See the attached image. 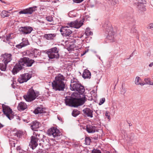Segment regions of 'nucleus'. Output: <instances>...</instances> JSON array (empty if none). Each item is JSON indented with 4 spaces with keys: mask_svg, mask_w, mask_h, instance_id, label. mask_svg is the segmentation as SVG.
<instances>
[{
    "mask_svg": "<svg viewBox=\"0 0 153 153\" xmlns=\"http://www.w3.org/2000/svg\"><path fill=\"white\" fill-rule=\"evenodd\" d=\"M106 31L108 33L107 38L108 40L110 42H115L116 40L114 37L115 33L113 31V28L111 26H107L106 28Z\"/></svg>",
    "mask_w": 153,
    "mask_h": 153,
    "instance_id": "nucleus-9",
    "label": "nucleus"
},
{
    "mask_svg": "<svg viewBox=\"0 0 153 153\" xmlns=\"http://www.w3.org/2000/svg\"><path fill=\"white\" fill-rule=\"evenodd\" d=\"M85 102L83 99H78L70 97H66L65 100L66 105L70 106L77 107L82 105Z\"/></svg>",
    "mask_w": 153,
    "mask_h": 153,
    "instance_id": "nucleus-2",
    "label": "nucleus"
},
{
    "mask_svg": "<svg viewBox=\"0 0 153 153\" xmlns=\"http://www.w3.org/2000/svg\"><path fill=\"white\" fill-rule=\"evenodd\" d=\"M2 61L4 63L7 64L12 59V55L10 53H5L1 55Z\"/></svg>",
    "mask_w": 153,
    "mask_h": 153,
    "instance_id": "nucleus-13",
    "label": "nucleus"
},
{
    "mask_svg": "<svg viewBox=\"0 0 153 153\" xmlns=\"http://www.w3.org/2000/svg\"><path fill=\"white\" fill-rule=\"evenodd\" d=\"M14 81H13V82L11 84V86H12V87L14 88H15V87L14 85Z\"/></svg>",
    "mask_w": 153,
    "mask_h": 153,
    "instance_id": "nucleus-49",
    "label": "nucleus"
},
{
    "mask_svg": "<svg viewBox=\"0 0 153 153\" xmlns=\"http://www.w3.org/2000/svg\"><path fill=\"white\" fill-rule=\"evenodd\" d=\"M113 4H114H114H114V3Z\"/></svg>",
    "mask_w": 153,
    "mask_h": 153,
    "instance_id": "nucleus-57",
    "label": "nucleus"
},
{
    "mask_svg": "<svg viewBox=\"0 0 153 153\" xmlns=\"http://www.w3.org/2000/svg\"><path fill=\"white\" fill-rule=\"evenodd\" d=\"M38 51V50L37 49H35V50H34L33 51V53H33V55H32V56H33V54L34 55V56H35V55H37L38 54V53H37V52Z\"/></svg>",
    "mask_w": 153,
    "mask_h": 153,
    "instance_id": "nucleus-43",
    "label": "nucleus"
},
{
    "mask_svg": "<svg viewBox=\"0 0 153 153\" xmlns=\"http://www.w3.org/2000/svg\"><path fill=\"white\" fill-rule=\"evenodd\" d=\"M122 89L121 90V94H124L126 93V90L125 88H124L123 85L122 86Z\"/></svg>",
    "mask_w": 153,
    "mask_h": 153,
    "instance_id": "nucleus-41",
    "label": "nucleus"
},
{
    "mask_svg": "<svg viewBox=\"0 0 153 153\" xmlns=\"http://www.w3.org/2000/svg\"><path fill=\"white\" fill-rule=\"evenodd\" d=\"M92 153H102V152L100 150L94 149L92 151Z\"/></svg>",
    "mask_w": 153,
    "mask_h": 153,
    "instance_id": "nucleus-35",
    "label": "nucleus"
},
{
    "mask_svg": "<svg viewBox=\"0 0 153 153\" xmlns=\"http://www.w3.org/2000/svg\"><path fill=\"white\" fill-rule=\"evenodd\" d=\"M135 5L137 6V7L140 10L142 11L144 10L145 6L144 4H136Z\"/></svg>",
    "mask_w": 153,
    "mask_h": 153,
    "instance_id": "nucleus-28",
    "label": "nucleus"
},
{
    "mask_svg": "<svg viewBox=\"0 0 153 153\" xmlns=\"http://www.w3.org/2000/svg\"><path fill=\"white\" fill-rule=\"evenodd\" d=\"M49 58L50 59H57L59 57V49L56 47L53 48L48 50L47 52Z\"/></svg>",
    "mask_w": 153,
    "mask_h": 153,
    "instance_id": "nucleus-8",
    "label": "nucleus"
},
{
    "mask_svg": "<svg viewBox=\"0 0 153 153\" xmlns=\"http://www.w3.org/2000/svg\"><path fill=\"white\" fill-rule=\"evenodd\" d=\"M145 80L146 82V80L148 81V82H146L147 84H149L150 85H153V83L150 82L149 79H145Z\"/></svg>",
    "mask_w": 153,
    "mask_h": 153,
    "instance_id": "nucleus-40",
    "label": "nucleus"
},
{
    "mask_svg": "<svg viewBox=\"0 0 153 153\" xmlns=\"http://www.w3.org/2000/svg\"><path fill=\"white\" fill-rule=\"evenodd\" d=\"M1 2H3V3H4V1H2H2H1Z\"/></svg>",
    "mask_w": 153,
    "mask_h": 153,
    "instance_id": "nucleus-54",
    "label": "nucleus"
},
{
    "mask_svg": "<svg viewBox=\"0 0 153 153\" xmlns=\"http://www.w3.org/2000/svg\"><path fill=\"white\" fill-rule=\"evenodd\" d=\"M70 87L72 91H77L80 94H82L85 91L84 86L75 78L71 80Z\"/></svg>",
    "mask_w": 153,
    "mask_h": 153,
    "instance_id": "nucleus-3",
    "label": "nucleus"
},
{
    "mask_svg": "<svg viewBox=\"0 0 153 153\" xmlns=\"http://www.w3.org/2000/svg\"><path fill=\"white\" fill-rule=\"evenodd\" d=\"M45 111L43 108L41 107H37L34 110L33 112L35 114H38L45 113Z\"/></svg>",
    "mask_w": 153,
    "mask_h": 153,
    "instance_id": "nucleus-24",
    "label": "nucleus"
},
{
    "mask_svg": "<svg viewBox=\"0 0 153 153\" xmlns=\"http://www.w3.org/2000/svg\"><path fill=\"white\" fill-rule=\"evenodd\" d=\"M83 21L81 20L78 21L76 20L68 24V25H69L70 27L79 28L83 25Z\"/></svg>",
    "mask_w": 153,
    "mask_h": 153,
    "instance_id": "nucleus-14",
    "label": "nucleus"
},
{
    "mask_svg": "<svg viewBox=\"0 0 153 153\" xmlns=\"http://www.w3.org/2000/svg\"><path fill=\"white\" fill-rule=\"evenodd\" d=\"M85 144L86 145H89L91 142V139L89 137H86L85 138Z\"/></svg>",
    "mask_w": 153,
    "mask_h": 153,
    "instance_id": "nucleus-30",
    "label": "nucleus"
},
{
    "mask_svg": "<svg viewBox=\"0 0 153 153\" xmlns=\"http://www.w3.org/2000/svg\"><path fill=\"white\" fill-rule=\"evenodd\" d=\"M109 114V112L108 111H106L105 112V115L106 117L108 118V119H109L110 115L108 114Z\"/></svg>",
    "mask_w": 153,
    "mask_h": 153,
    "instance_id": "nucleus-46",
    "label": "nucleus"
},
{
    "mask_svg": "<svg viewBox=\"0 0 153 153\" xmlns=\"http://www.w3.org/2000/svg\"><path fill=\"white\" fill-rule=\"evenodd\" d=\"M153 66V62H151L149 65V66L150 67H151Z\"/></svg>",
    "mask_w": 153,
    "mask_h": 153,
    "instance_id": "nucleus-51",
    "label": "nucleus"
},
{
    "mask_svg": "<svg viewBox=\"0 0 153 153\" xmlns=\"http://www.w3.org/2000/svg\"><path fill=\"white\" fill-rule=\"evenodd\" d=\"M98 134H97L95 136H93V137H91V138L94 140H97L98 138Z\"/></svg>",
    "mask_w": 153,
    "mask_h": 153,
    "instance_id": "nucleus-45",
    "label": "nucleus"
},
{
    "mask_svg": "<svg viewBox=\"0 0 153 153\" xmlns=\"http://www.w3.org/2000/svg\"><path fill=\"white\" fill-rule=\"evenodd\" d=\"M56 35V33L45 34L44 37L47 40H53Z\"/></svg>",
    "mask_w": 153,
    "mask_h": 153,
    "instance_id": "nucleus-23",
    "label": "nucleus"
},
{
    "mask_svg": "<svg viewBox=\"0 0 153 153\" xmlns=\"http://www.w3.org/2000/svg\"><path fill=\"white\" fill-rule=\"evenodd\" d=\"M105 99L104 98H102L100 99L99 103V104L100 105H101L102 104L105 102Z\"/></svg>",
    "mask_w": 153,
    "mask_h": 153,
    "instance_id": "nucleus-37",
    "label": "nucleus"
},
{
    "mask_svg": "<svg viewBox=\"0 0 153 153\" xmlns=\"http://www.w3.org/2000/svg\"><path fill=\"white\" fill-rule=\"evenodd\" d=\"M9 13L8 11L3 10L1 13V16L2 18H5L6 17H8L9 14L8 13Z\"/></svg>",
    "mask_w": 153,
    "mask_h": 153,
    "instance_id": "nucleus-27",
    "label": "nucleus"
},
{
    "mask_svg": "<svg viewBox=\"0 0 153 153\" xmlns=\"http://www.w3.org/2000/svg\"><path fill=\"white\" fill-rule=\"evenodd\" d=\"M137 31L134 28H131L130 30V33H136Z\"/></svg>",
    "mask_w": 153,
    "mask_h": 153,
    "instance_id": "nucleus-42",
    "label": "nucleus"
},
{
    "mask_svg": "<svg viewBox=\"0 0 153 153\" xmlns=\"http://www.w3.org/2000/svg\"><path fill=\"white\" fill-rule=\"evenodd\" d=\"M0 63V69L2 71H5L6 69L7 64Z\"/></svg>",
    "mask_w": 153,
    "mask_h": 153,
    "instance_id": "nucleus-29",
    "label": "nucleus"
},
{
    "mask_svg": "<svg viewBox=\"0 0 153 153\" xmlns=\"http://www.w3.org/2000/svg\"><path fill=\"white\" fill-rule=\"evenodd\" d=\"M33 30V28L30 27H22L20 28L21 34H26L30 33Z\"/></svg>",
    "mask_w": 153,
    "mask_h": 153,
    "instance_id": "nucleus-15",
    "label": "nucleus"
},
{
    "mask_svg": "<svg viewBox=\"0 0 153 153\" xmlns=\"http://www.w3.org/2000/svg\"><path fill=\"white\" fill-rule=\"evenodd\" d=\"M91 76V73L88 70L85 69L84 70L82 75L84 79L90 78Z\"/></svg>",
    "mask_w": 153,
    "mask_h": 153,
    "instance_id": "nucleus-22",
    "label": "nucleus"
},
{
    "mask_svg": "<svg viewBox=\"0 0 153 153\" xmlns=\"http://www.w3.org/2000/svg\"><path fill=\"white\" fill-rule=\"evenodd\" d=\"M2 111L4 114L9 120H11V118L10 116V115L12 114V109L9 106L4 104H2Z\"/></svg>",
    "mask_w": 153,
    "mask_h": 153,
    "instance_id": "nucleus-11",
    "label": "nucleus"
},
{
    "mask_svg": "<svg viewBox=\"0 0 153 153\" xmlns=\"http://www.w3.org/2000/svg\"><path fill=\"white\" fill-rule=\"evenodd\" d=\"M47 20L49 22H51L53 21V18L51 16H49L46 17Z\"/></svg>",
    "mask_w": 153,
    "mask_h": 153,
    "instance_id": "nucleus-39",
    "label": "nucleus"
},
{
    "mask_svg": "<svg viewBox=\"0 0 153 153\" xmlns=\"http://www.w3.org/2000/svg\"><path fill=\"white\" fill-rule=\"evenodd\" d=\"M72 114L73 116L76 117L79 114V112L77 110H74Z\"/></svg>",
    "mask_w": 153,
    "mask_h": 153,
    "instance_id": "nucleus-32",
    "label": "nucleus"
},
{
    "mask_svg": "<svg viewBox=\"0 0 153 153\" xmlns=\"http://www.w3.org/2000/svg\"><path fill=\"white\" fill-rule=\"evenodd\" d=\"M40 123L37 121L33 122L30 127L32 130L36 131V129L38 128L40 126Z\"/></svg>",
    "mask_w": 153,
    "mask_h": 153,
    "instance_id": "nucleus-21",
    "label": "nucleus"
},
{
    "mask_svg": "<svg viewBox=\"0 0 153 153\" xmlns=\"http://www.w3.org/2000/svg\"><path fill=\"white\" fill-rule=\"evenodd\" d=\"M89 30L88 29H87L85 32V34L86 35L88 36L89 35H91L93 34V33L92 32Z\"/></svg>",
    "mask_w": 153,
    "mask_h": 153,
    "instance_id": "nucleus-34",
    "label": "nucleus"
},
{
    "mask_svg": "<svg viewBox=\"0 0 153 153\" xmlns=\"http://www.w3.org/2000/svg\"><path fill=\"white\" fill-rule=\"evenodd\" d=\"M39 95V93L35 92L31 88L27 91L26 95H24L23 97L28 102H30L34 100Z\"/></svg>",
    "mask_w": 153,
    "mask_h": 153,
    "instance_id": "nucleus-4",
    "label": "nucleus"
},
{
    "mask_svg": "<svg viewBox=\"0 0 153 153\" xmlns=\"http://www.w3.org/2000/svg\"><path fill=\"white\" fill-rule=\"evenodd\" d=\"M40 134L37 131L34 132L31 137L30 144V148L33 149H35L38 145V141L40 139Z\"/></svg>",
    "mask_w": 153,
    "mask_h": 153,
    "instance_id": "nucleus-5",
    "label": "nucleus"
},
{
    "mask_svg": "<svg viewBox=\"0 0 153 153\" xmlns=\"http://www.w3.org/2000/svg\"><path fill=\"white\" fill-rule=\"evenodd\" d=\"M23 54L29 56H32L33 53L30 52L29 51H27L26 52H23Z\"/></svg>",
    "mask_w": 153,
    "mask_h": 153,
    "instance_id": "nucleus-31",
    "label": "nucleus"
},
{
    "mask_svg": "<svg viewBox=\"0 0 153 153\" xmlns=\"http://www.w3.org/2000/svg\"><path fill=\"white\" fill-rule=\"evenodd\" d=\"M52 86L53 89L56 91H63L65 88V84L64 82H53Z\"/></svg>",
    "mask_w": 153,
    "mask_h": 153,
    "instance_id": "nucleus-10",
    "label": "nucleus"
},
{
    "mask_svg": "<svg viewBox=\"0 0 153 153\" xmlns=\"http://www.w3.org/2000/svg\"><path fill=\"white\" fill-rule=\"evenodd\" d=\"M97 127L91 125H87L86 127L87 131L89 133H94L97 131Z\"/></svg>",
    "mask_w": 153,
    "mask_h": 153,
    "instance_id": "nucleus-18",
    "label": "nucleus"
},
{
    "mask_svg": "<svg viewBox=\"0 0 153 153\" xmlns=\"http://www.w3.org/2000/svg\"><path fill=\"white\" fill-rule=\"evenodd\" d=\"M114 3L115 4H117L118 2V0H114Z\"/></svg>",
    "mask_w": 153,
    "mask_h": 153,
    "instance_id": "nucleus-52",
    "label": "nucleus"
},
{
    "mask_svg": "<svg viewBox=\"0 0 153 153\" xmlns=\"http://www.w3.org/2000/svg\"><path fill=\"white\" fill-rule=\"evenodd\" d=\"M13 144H14V146H15V144L14 143H13Z\"/></svg>",
    "mask_w": 153,
    "mask_h": 153,
    "instance_id": "nucleus-55",
    "label": "nucleus"
},
{
    "mask_svg": "<svg viewBox=\"0 0 153 153\" xmlns=\"http://www.w3.org/2000/svg\"><path fill=\"white\" fill-rule=\"evenodd\" d=\"M16 149L17 151H20L19 152H21V151H22V150H21L20 149V148L19 147H18L17 148H16Z\"/></svg>",
    "mask_w": 153,
    "mask_h": 153,
    "instance_id": "nucleus-48",
    "label": "nucleus"
},
{
    "mask_svg": "<svg viewBox=\"0 0 153 153\" xmlns=\"http://www.w3.org/2000/svg\"><path fill=\"white\" fill-rule=\"evenodd\" d=\"M21 133L20 132L16 131L15 133H14L13 134L15 136H16L18 137H20L21 135Z\"/></svg>",
    "mask_w": 153,
    "mask_h": 153,
    "instance_id": "nucleus-36",
    "label": "nucleus"
},
{
    "mask_svg": "<svg viewBox=\"0 0 153 153\" xmlns=\"http://www.w3.org/2000/svg\"><path fill=\"white\" fill-rule=\"evenodd\" d=\"M149 27L150 29L153 28V23L150 24Z\"/></svg>",
    "mask_w": 153,
    "mask_h": 153,
    "instance_id": "nucleus-47",
    "label": "nucleus"
},
{
    "mask_svg": "<svg viewBox=\"0 0 153 153\" xmlns=\"http://www.w3.org/2000/svg\"><path fill=\"white\" fill-rule=\"evenodd\" d=\"M65 77L63 76L61 74H59L55 77V80L53 82H57L61 83L64 82V80H65Z\"/></svg>",
    "mask_w": 153,
    "mask_h": 153,
    "instance_id": "nucleus-19",
    "label": "nucleus"
},
{
    "mask_svg": "<svg viewBox=\"0 0 153 153\" xmlns=\"http://www.w3.org/2000/svg\"><path fill=\"white\" fill-rule=\"evenodd\" d=\"M47 133L49 135H52L55 140H58L61 137V134L59 130L54 127H52L48 130Z\"/></svg>",
    "mask_w": 153,
    "mask_h": 153,
    "instance_id": "nucleus-7",
    "label": "nucleus"
},
{
    "mask_svg": "<svg viewBox=\"0 0 153 153\" xmlns=\"http://www.w3.org/2000/svg\"><path fill=\"white\" fill-rule=\"evenodd\" d=\"M84 0H73L74 2L78 3L82 2Z\"/></svg>",
    "mask_w": 153,
    "mask_h": 153,
    "instance_id": "nucleus-44",
    "label": "nucleus"
},
{
    "mask_svg": "<svg viewBox=\"0 0 153 153\" xmlns=\"http://www.w3.org/2000/svg\"><path fill=\"white\" fill-rule=\"evenodd\" d=\"M86 53V51H85V52L83 54V55H84V54H85V53Z\"/></svg>",
    "mask_w": 153,
    "mask_h": 153,
    "instance_id": "nucleus-53",
    "label": "nucleus"
},
{
    "mask_svg": "<svg viewBox=\"0 0 153 153\" xmlns=\"http://www.w3.org/2000/svg\"><path fill=\"white\" fill-rule=\"evenodd\" d=\"M11 34H9L6 37V39L7 41H9L10 39H12V37H11Z\"/></svg>",
    "mask_w": 153,
    "mask_h": 153,
    "instance_id": "nucleus-38",
    "label": "nucleus"
},
{
    "mask_svg": "<svg viewBox=\"0 0 153 153\" xmlns=\"http://www.w3.org/2000/svg\"><path fill=\"white\" fill-rule=\"evenodd\" d=\"M22 42L16 45V48L20 49L29 45V42L27 39L23 38L22 39Z\"/></svg>",
    "mask_w": 153,
    "mask_h": 153,
    "instance_id": "nucleus-16",
    "label": "nucleus"
},
{
    "mask_svg": "<svg viewBox=\"0 0 153 153\" xmlns=\"http://www.w3.org/2000/svg\"><path fill=\"white\" fill-rule=\"evenodd\" d=\"M68 28L69 27L67 26L62 27L60 31L63 36L67 37V38L68 39L67 41H70V39H71L73 38L72 36L73 32Z\"/></svg>",
    "mask_w": 153,
    "mask_h": 153,
    "instance_id": "nucleus-6",
    "label": "nucleus"
},
{
    "mask_svg": "<svg viewBox=\"0 0 153 153\" xmlns=\"http://www.w3.org/2000/svg\"><path fill=\"white\" fill-rule=\"evenodd\" d=\"M36 7H37L36 6H34L33 7H29L28 8L26 9L20 11L19 12V14H32L33 11H35V9L36 8Z\"/></svg>",
    "mask_w": 153,
    "mask_h": 153,
    "instance_id": "nucleus-17",
    "label": "nucleus"
},
{
    "mask_svg": "<svg viewBox=\"0 0 153 153\" xmlns=\"http://www.w3.org/2000/svg\"><path fill=\"white\" fill-rule=\"evenodd\" d=\"M83 113L85 115H86L88 117H93V111L91 110L90 109L86 108L83 110Z\"/></svg>",
    "mask_w": 153,
    "mask_h": 153,
    "instance_id": "nucleus-20",
    "label": "nucleus"
},
{
    "mask_svg": "<svg viewBox=\"0 0 153 153\" xmlns=\"http://www.w3.org/2000/svg\"><path fill=\"white\" fill-rule=\"evenodd\" d=\"M4 126V125L1 123H0V129L3 127Z\"/></svg>",
    "mask_w": 153,
    "mask_h": 153,
    "instance_id": "nucleus-50",
    "label": "nucleus"
},
{
    "mask_svg": "<svg viewBox=\"0 0 153 153\" xmlns=\"http://www.w3.org/2000/svg\"><path fill=\"white\" fill-rule=\"evenodd\" d=\"M31 76L30 74L25 73L21 75L18 79V82L20 83L26 82L31 77Z\"/></svg>",
    "mask_w": 153,
    "mask_h": 153,
    "instance_id": "nucleus-12",
    "label": "nucleus"
},
{
    "mask_svg": "<svg viewBox=\"0 0 153 153\" xmlns=\"http://www.w3.org/2000/svg\"><path fill=\"white\" fill-rule=\"evenodd\" d=\"M0 1H2V0H0Z\"/></svg>",
    "mask_w": 153,
    "mask_h": 153,
    "instance_id": "nucleus-56",
    "label": "nucleus"
},
{
    "mask_svg": "<svg viewBox=\"0 0 153 153\" xmlns=\"http://www.w3.org/2000/svg\"><path fill=\"white\" fill-rule=\"evenodd\" d=\"M135 84L137 85H143L145 84V83H141V80L140 79V78L138 76H137L136 77L135 81Z\"/></svg>",
    "mask_w": 153,
    "mask_h": 153,
    "instance_id": "nucleus-26",
    "label": "nucleus"
},
{
    "mask_svg": "<svg viewBox=\"0 0 153 153\" xmlns=\"http://www.w3.org/2000/svg\"><path fill=\"white\" fill-rule=\"evenodd\" d=\"M136 1H135V4H144L145 2V0H136Z\"/></svg>",
    "mask_w": 153,
    "mask_h": 153,
    "instance_id": "nucleus-33",
    "label": "nucleus"
},
{
    "mask_svg": "<svg viewBox=\"0 0 153 153\" xmlns=\"http://www.w3.org/2000/svg\"><path fill=\"white\" fill-rule=\"evenodd\" d=\"M26 104L23 102H21L19 104L18 108L19 110H24L27 108Z\"/></svg>",
    "mask_w": 153,
    "mask_h": 153,
    "instance_id": "nucleus-25",
    "label": "nucleus"
},
{
    "mask_svg": "<svg viewBox=\"0 0 153 153\" xmlns=\"http://www.w3.org/2000/svg\"><path fill=\"white\" fill-rule=\"evenodd\" d=\"M34 62V60L28 58L23 57L20 59L13 69L12 72L15 74L22 69L23 66L30 67Z\"/></svg>",
    "mask_w": 153,
    "mask_h": 153,
    "instance_id": "nucleus-1",
    "label": "nucleus"
}]
</instances>
